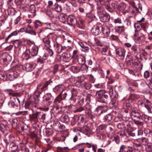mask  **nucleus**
<instances>
[{"label": "nucleus", "instance_id": "f257e3e1", "mask_svg": "<svg viewBox=\"0 0 152 152\" xmlns=\"http://www.w3.org/2000/svg\"><path fill=\"white\" fill-rule=\"evenodd\" d=\"M48 83L47 82L40 88V91H37L34 93L33 100L31 102L29 101L27 102L25 104L26 107L27 108H28L29 107H36V104L39 102L40 94L44 91V89L48 87Z\"/></svg>", "mask_w": 152, "mask_h": 152}, {"label": "nucleus", "instance_id": "f03ea898", "mask_svg": "<svg viewBox=\"0 0 152 152\" xmlns=\"http://www.w3.org/2000/svg\"><path fill=\"white\" fill-rule=\"evenodd\" d=\"M125 50L123 48H117L115 50L117 57L121 59H123L125 56Z\"/></svg>", "mask_w": 152, "mask_h": 152}, {"label": "nucleus", "instance_id": "7ed1b4c3", "mask_svg": "<svg viewBox=\"0 0 152 152\" xmlns=\"http://www.w3.org/2000/svg\"><path fill=\"white\" fill-rule=\"evenodd\" d=\"M32 110L33 112L32 114L29 115L30 118L32 122L34 124L36 123L38 121V118H39L40 115V112H35L33 111V109Z\"/></svg>", "mask_w": 152, "mask_h": 152}, {"label": "nucleus", "instance_id": "20e7f679", "mask_svg": "<svg viewBox=\"0 0 152 152\" xmlns=\"http://www.w3.org/2000/svg\"><path fill=\"white\" fill-rule=\"evenodd\" d=\"M67 20L68 24L70 25H75L77 23V18L73 15H69Z\"/></svg>", "mask_w": 152, "mask_h": 152}, {"label": "nucleus", "instance_id": "39448f33", "mask_svg": "<svg viewBox=\"0 0 152 152\" xmlns=\"http://www.w3.org/2000/svg\"><path fill=\"white\" fill-rule=\"evenodd\" d=\"M22 29H24V30L23 31H22L26 32L27 33H28L35 36H36L37 34L35 30H34L33 27L30 25H28V27H25L24 28H23Z\"/></svg>", "mask_w": 152, "mask_h": 152}, {"label": "nucleus", "instance_id": "423d86ee", "mask_svg": "<svg viewBox=\"0 0 152 152\" xmlns=\"http://www.w3.org/2000/svg\"><path fill=\"white\" fill-rule=\"evenodd\" d=\"M53 35L52 34L50 33V34L48 35L46 37L43 38V42L44 43L45 45L46 46V47H51L50 38L51 37H53Z\"/></svg>", "mask_w": 152, "mask_h": 152}, {"label": "nucleus", "instance_id": "0eeeda50", "mask_svg": "<svg viewBox=\"0 0 152 152\" xmlns=\"http://www.w3.org/2000/svg\"><path fill=\"white\" fill-rule=\"evenodd\" d=\"M18 76L19 74L17 72L13 71L7 74V78L8 80L11 81L18 77Z\"/></svg>", "mask_w": 152, "mask_h": 152}, {"label": "nucleus", "instance_id": "6e6552de", "mask_svg": "<svg viewBox=\"0 0 152 152\" xmlns=\"http://www.w3.org/2000/svg\"><path fill=\"white\" fill-rule=\"evenodd\" d=\"M105 93V91L103 90H101L97 91L96 93V96L98 101L100 102H102L103 97V95Z\"/></svg>", "mask_w": 152, "mask_h": 152}, {"label": "nucleus", "instance_id": "1a4fd4ad", "mask_svg": "<svg viewBox=\"0 0 152 152\" xmlns=\"http://www.w3.org/2000/svg\"><path fill=\"white\" fill-rule=\"evenodd\" d=\"M34 65L32 63H27L23 67V69L27 72H30L32 71L34 68Z\"/></svg>", "mask_w": 152, "mask_h": 152}, {"label": "nucleus", "instance_id": "9d476101", "mask_svg": "<svg viewBox=\"0 0 152 152\" xmlns=\"http://www.w3.org/2000/svg\"><path fill=\"white\" fill-rule=\"evenodd\" d=\"M101 31L103 33L104 37L107 38L109 37L110 33V28L107 27L106 26L101 27Z\"/></svg>", "mask_w": 152, "mask_h": 152}, {"label": "nucleus", "instance_id": "9b49d317", "mask_svg": "<svg viewBox=\"0 0 152 152\" xmlns=\"http://www.w3.org/2000/svg\"><path fill=\"white\" fill-rule=\"evenodd\" d=\"M97 13L99 17L105 13L104 8L101 5L97 4L96 6Z\"/></svg>", "mask_w": 152, "mask_h": 152}, {"label": "nucleus", "instance_id": "f8f14e48", "mask_svg": "<svg viewBox=\"0 0 152 152\" xmlns=\"http://www.w3.org/2000/svg\"><path fill=\"white\" fill-rule=\"evenodd\" d=\"M19 32L18 31H14L12 32L11 34L9 35L5 39V42L2 43L1 45V47L4 44L8 43V42L9 40L12 37L14 36H15L18 35V33Z\"/></svg>", "mask_w": 152, "mask_h": 152}, {"label": "nucleus", "instance_id": "ddd939ff", "mask_svg": "<svg viewBox=\"0 0 152 152\" xmlns=\"http://www.w3.org/2000/svg\"><path fill=\"white\" fill-rule=\"evenodd\" d=\"M135 37H137V39L139 41H141L143 40L145 37V34L142 32V30L138 31L137 34H134Z\"/></svg>", "mask_w": 152, "mask_h": 152}, {"label": "nucleus", "instance_id": "4468645a", "mask_svg": "<svg viewBox=\"0 0 152 152\" xmlns=\"http://www.w3.org/2000/svg\"><path fill=\"white\" fill-rule=\"evenodd\" d=\"M60 58L61 60L66 62H69L71 59L69 55L66 53L62 54L60 57Z\"/></svg>", "mask_w": 152, "mask_h": 152}, {"label": "nucleus", "instance_id": "2eb2a0df", "mask_svg": "<svg viewBox=\"0 0 152 152\" xmlns=\"http://www.w3.org/2000/svg\"><path fill=\"white\" fill-rule=\"evenodd\" d=\"M101 20L103 22H106L110 20V16L108 14L105 13L99 17Z\"/></svg>", "mask_w": 152, "mask_h": 152}, {"label": "nucleus", "instance_id": "dca6fc26", "mask_svg": "<svg viewBox=\"0 0 152 152\" xmlns=\"http://www.w3.org/2000/svg\"><path fill=\"white\" fill-rule=\"evenodd\" d=\"M115 31L118 34H121L125 32V26L124 25L117 26L115 27Z\"/></svg>", "mask_w": 152, "mask_h": 152}, {"label": "nucleus", "instance_id": "f3484780", "mask_svg": "<svg viewBox=\"0 0 152 152\" xmlns=\"http://www.w3.org/2000/svg\"><path fill=\"white\" fill-rule=\"evenodd\" d=\"M99 28L97 25H94L91 30L92 33L94 35H98L99 33Z\"/></svg>", "mask_w": 152, "mask_h": 152}, {"label": "nucleus", "instance_id": "a211bd4d", "mask_svg": "<svg viewBox=\"0 0 152 152\" xmlns=\"http://www.w3.org/2000/svg\"><path fill=\"white\" fill-rule=\"evenodd\" d=\"M16 99L17 100V101H18L19 104H20V101L19 99L17 98H16ZM16 102V101H15V102H13L12 101H11L8 103V104L9 107L11 108H16L18 107V104H16L15 102Z\"/></svg>", "mask_w": 152, "mask_h": 152}, {"label": "nucleus", "instance_id": "6ab92c4d", "mask_svg": "<svg viewBox=\"0 0 152 152\" xmlns=\"http://www.w3.org/2000/svg\"><path fill=\"white\" fill-rule=\"evenodd\" d=\"M30 51L28 49H26L23 55V59L28 60L30 58L31 56H30Z\"/></svg>", "mask_w": 152, "mask_h": 152}, {"label": "nucleus", "instance_id": "aec40b11", "mask_svg": "<svg viewBox=\"0 0 152 152\" xmlns=\"http://www.w3.org/2000/svg\"><path fill=\"white\" fill-rule=\"evenodd\" d=\"M30 50L31 55L33 56L37 55L38 54V48L37 46H33Z\"/></svg>", "mask_w": 152, "mask_h": 152}, {"label": "nucleus", "instance_id": "412c9836", "mask_svg": "<svg viewBox=\"0 0 152 152\" xmlns=\"http://www.w3.org/2000/svg\"><path fill=\"white\" fill-rule=\"evenodd\" d=\"M18 148L15 143L13 142L11 143L10 145V150L12 152H15L17 151Z\"/></svg>", "mask_w": 152, "mask_h": 152}, {"label": "nucleus", "instance_id": "4be33fe9", "mask_svg": "<svg viewBox=\"0 0 152 152\" xmlns=\"http://www.w3.org/2000/svg\"><path fill=\"white\" fill-rule=\"evenodd\" d=\"M131 115L132 118H135L137 119H140L141 116L140 115L139 112L135 110H132L131 113Z\"/></svg>", "mask_w": 152, "mask_h": 152}, {"label": "nucleus", "instance_id": "5701e85b", "mask_svg": "<svg viewBox=\"0 0 152 152\" xmlns=\"http://www.w3.org/2000/svg\"><path fill=\"white\" fill-rule=\"evenodd\" d=\"M131 51L132 53L135 56H137L139 53L137 45H134L132 46L131 48Z\"/></svg>", "mask_w": 152, "mask_h": 152}, {"label": "nucleus", "instance_id": "b1692460", "mask_svg": "<svg viewBox=\"0 0 152 152\" xmlns=\"http://www.w3.org/2000/svg\"><path fill=\"white\" fill-rule=\"evenodd\" d=\"M78 130L86 135L90 132L89 129L86 126L83 127L80 129H78Z\"/></svg>", "mask_w": 152, "mask_h": 152}, {"label": "nucleus", "instance_id": "393cba45", "mask_svg": "<svg viewBox=\"0 0 152 152\" xmlns=\"http://www.w3.org/2000/svg\"><path fill=\"white\" fill-rule=\"evenodd\" d=\"M53 9L57 12H61L62 10V8L61 5L57 3H56L54 5L53 7Z\"/></svg>", "mask_w": 152, "mask_h": 152}, {"label": "nucleus", "instance_id": "a878e982", "mask_svg": "<svg viewBox=\"0 0 152 152\" xmlns=\"http://www.w3.org/2000/svg\"><path fill=\"white\" fill-rule=\"evenodd\" d=\"M61 121L64 123H67L69 121V118L67 115H62L60 118Z\"/></svg>", "mask_w": 152, "mask_h": 152}, {"label": "nucleus", "instance_id": "bb28decb", "mask_svg": "<svg viewBox=\"0 0 152 152\" xmlns=\"http://www.w3.org/2000/svg\"><path fill=\"white\" fill-rule=\"evenodd\" d=\"M126 5L124 3H121L118 5H116L115 8H117L119 10L121 11H123L124 10L126 7Z\"/></svg>", "mask_w": 152, "mask_h": 152}, {"label": "nucleus", "instance_id": "cd10ccee", "mask_svg": "<svg viewBox=\"0 0 152 152\" xmlns=\"http://www.w3.org/2000/svg\"><path fill=\"white\" fill-rule=\"evenodd\" d=\"M110 102V98L108 96L104 93L103 95V97L101 103L108 104Z\"/></svg>", "mask_w": 152, "mask_h": 152}, {"label": "nucleus", "instance_id": "c85d7f7f", "mask_svg": "<svg viewBox=\"0 0 152 152\" xmlns=\"http://www.w3.org/2000/svg\"><path fill=\"white\" fill-rule=\"evenodd\" d=\"M113 86H110L109 88H108L109 90V94L110 97L112 99L115 98L116 96L115 94L113 92Z\"/></svg>", "mask_w": 152, "mask_h": 152}, {"label": "nucleus", "instance_id": "c756f323", "mask_svg": "<svg viewBox=\"0 0 152 152\" xmlns=\"http://www.w3.org/2000/svg\"><path fill=\"white\" fill-rule=\"evenodd\" d=\"M29 11L32 13V15L33 17H34L36 15V7L34 4H31L30 6Z\"/></svg>", "mask_w": 152, "mask_h": 152}, {"label": "nucleus", "instance_id": "7c9ffc66", "mask_svg": "<svg viewBox=\"0 0 152 152\" xmlns=\"http://www.w3.org/2000/svg\"><path fill=\"white\" fill-rule=\"evenodd\" d=\"M8 129L9 128L7 125H5L2 123H1L0 124V130L2 133H5V131Z\"/></svg>", "mask_w": 152, "mask_h": 152}, {"label": "nucleus", "instance_id": "2f4dec72", "mask_svg": "<svg viewBox=\"0 0 152 152\" xmlns=\"http://www.w3.org/2000/svg\"><path fill=\"white\" fill-rule=\"evenodd\" d=\"M62 100V98L61 93L59 94L57 97L55 99L54 101V103H55V105H56V104H59L61 102V101Z\"/></svg>", "mask_w": 152, "mask_h": 152}, {"label": "nucleus", "instance_id": "473e14b6", "mask_svg": "<svg viewBox=\"0 0 152 152\" xmlns=\"http://www.w3.org/2000/svg\"><path fill=\"white\" fill-rule=\"evenodd\" d=\"M70 69L74 73H77L80 71V68L77 66H73L71 67Z\"/></svg>", "mask_w": 152, "mask_h": 152}, {"label": "nucleus", "instance_id": "72a5a7b5", "mask_svg": "<svg viewBox=\"0 0 152 152\" xmlns=\"http://www.w3.org/2000/svg\"><path fill=\"white\" fill-rule=\"evenodd\" d=\"M78 62L81 64H84L86 62V60L85 57L82 56H80L78 58Z\"/></svg>", "mask_w": 152, "mask_h": 152}, {"label": "nucleus", "instance_id": "f704fd0d", "mask_svg": "<svg viewBox=\"0 0 152 152\" xmlns=\"http://www.w3.org/2000/svg\"><path fill=\"white\" fill-rule=\"evenodd\" d=\"M21 129L22 131L28 134V131H29L30 128L28 125L25 124L21 127Z\"/></svg>", "mask_w": 152, "mask_h": 152}, {"label": "nucleus", "instance_id": "c9c22d12", "mask_svg": "<svg viewBox=\"0 0 152 152\" xmlns=\"http://www.w3.org/2000/svg\"><path fill=\"white\" fill-rule=\"evenodd\" d=\"M22 43V42L19 40H16L14 41L13 44L15 48H18L21 46Z\"/></svg>", "mask_w": 152, "mask_h": 152}, {"label": "nucleus", "instance_id": "e433bc0d", "mask_svg": "<svg viewBox=\"0 0 152 152\" xmlns=\"http://www.w3.org/2000/svg\"><path fill=\"white\" fill-rule=\"evenodd\" d=\"M53 107L52 108L51 110H53L56 113H59V111H58V110L59 109V105L58 104H56V105L55 104V103H54L53 105Z\"/></svg>", "mask_w": 152, "mask_h": 152}, {"label": "nucleus", "instance_id": "4c0bfd02", "mask_svg": "<svg viewBox=\"0 0 152 152\" xmlns=\"http://www.w3.org/2000/svg\"><path fill=\"white\" fill-rule=\"evenodd\" d=\"M46 114H41L40 112V115L39 118L41 122H44L46 119Z\"/></svg>", "mask_w": 152, "mask_h": 152}, {"label": "nucleus", "instance_id": "58836bf2", "mask_svg": "<svg viewBox=\"0 0 152 152\" xmlns=\"http://www.w3.org/2000/svg\"><path fill=\"white\" fill-rule=\"evenodd\" d=\"M105 128V125H102L99 126L96 129L97 132L99 133L101 131L104 129Z\"/></svg>", "mask_w": 152, "mask_h": 152}, {"label": "nucleus", "instance_id": "ea45409f", "mask_svg": "<svg viewBox=\"0 0 152 152\" xmlns=\"http://www.w3.org/2000/svg\"><path fill=\"white\" fill-rule=\"evenodd\" d=\"M84 87L86 89H89L91 87V85L89 83L85 82L83 84V87Z\"/></svg>", "mask_w": 152, "mask_h": 152}, {"label": "nucleus", "instance_id": "a19ab883", "mask_svg": "<svg viewBox=\"0 0 152 152\" xmlns=\"http://www.w3.org/2000/svg\"><path fill=\"white\" fill-rule=\"evenodd\" d=\"M60 21L63 23H64L66 20V15H61L59 18Z\"/></svg>", "mask_w": 152, "mask_h": 152}, {"label": "nucleus", "instance_id": "79ce46f5", "mask_svg": "<svg viewBox=\"0 0 152 152\" xmlns=\"http://www.w3.org/2000/svg\"><path fill=\"white\" fill-rule=\"evenodd\" d=\"M134 27L136 30L138 31H139L140 30L141 28V23H136L134 25Z\"/></svg>", "mask_w": 152, "mask_h": 152}, {"label": "nucleus", "instance_id": "37998d69", "mask_svg": "<svg viewBox=\"0 0 152 152\" xmlns=\"http://www.w3.org/2000/svg\"><path fill=\"white\" fill-rule=\"evenodd\" d=\"M112 115L109 114L107 115L105 117L104 119L106 121H111L112 119Z\"/></svg>", "mask_w": 152, "mask_h": 152}, {"label": "nucleus", "instance_id": "c03bdc74", "mask_svg": "<svg viewBox=\"0 0 152 152\" xmlns=\"http://www.w3.org/2000/svg\"><path fill=\"white\" fill-rule=\"evenodd\" d=\"M0 79H2L4 81L8 80V79L7 78V75H5L4 74H0Z\"/></svg>", "mask_w": 152, "mask_h": 152}, {"label": "nucleus", "instance_id": "a18cd8bd", "mask_svg": "<svg viewBox=\"0 0 152 152\" xmlns=\"http://www.w3.org/2000/svg\"><path fill=\"white\" fill-rule=\"evenodd\" d=\"M104 5L106 9L109 11H112V9L110 7V5L108 2L105 3Z\"/></svg>", "mask_w": 152, "mask_h": 152}, {"label": "nucleus", "instance_id": "49530a36", "mask_svg": "<svg viewBox=\"0 0 152 152\" xmlns=\"http://www.w3.org/2000/svg\"><path fill=\"white\" fill-rule=\"evenodd\" d=\"M78 24L79 25L80 27L83 28V27L84 21L82 19H79V21L78 22Z\"/></svg>", "mask_w": 152, "mask_h": 152}, {"label": "nucleus", "instance_id": "de8ad7c7", "mask_svg": "<svg viewBox=\"0 0 152 152\" xmlns=\"http://www.w3.org/2000/svg\"><path fill=\"white\" fill-rule=\"evenodd\" d=\"M50 47H47L46 48V49L47 50L48 53V56H52L53 54V51L50 49Z\"/></svg>", "mask_w": 152, "mask_h": 152}, {"label": "nucleus", "instance_id": "09e8293b", "mask_svg": "<svg viewBox=\"0 0 152 152\" xmlns=\"http://www.w3.org/2000/svg\"><path fill=\"white\" fill-rule=\"evenodd\" d=\"M82 81L79 80L77 81L75 83L76 86L78 88H83V84H82Z\"/></svg>", "mask_w": 152, "mask_h": 152}, {"label": "nucleus", "instance_id": "8fccbe9b", "mask_svg": "<svg viewBox=\"0 0 152 152\" xmlns=\"http://www.w3.org/2000/svg\"><path fill=\"white\" fill-rule=\"evenodd\" d=\"M113 22L115 24H120L122 23L121 19L119 18L114 19Z\"/></svg>", "mask_w": 152, "mask_h": 152}, {"label": "nucleus", "instance_id": "3c124183", "mask_svg": "<svg viewBox=\"0 0 152 152\" xmlns=\"http://www.w3.org/2000/svg\"><path fill=\"white\" fill-rule=\"evenodd\" d=\"M141 140L142 144L143 145H146L148 143V140L145 137H142V138Z\"/></svg>", "mask_w": 152, "mask_h": 152}, {"label": "nucleus", "instance_id": "603ef678", "mask_svg": "<svg viewBox=\"0 0 152 152\" xmlns=\"http://www.w3.org/2000/svg\"><path fill=\"white\" fill-rule=\"evenodd\" d=\"M81 66L80 68V70L82 71H87L88 69V66L84 64H81Z\"/></svg>", "mask_w": 152, "mask_h": 152}, {"label": "nucleus", "instance_id": "864d4df0", "mask_svg": "<svg viewBox=\"0 0 152 152\" xmlns=\"http://www.w3.org/2000/svg\"><path fill=\"white\" fill-rule=\"evenodd\" d=\"M57 51L58 53H60L61 51V45L57 44L56 45Z\"/></svg>", "mask_w": 152, "mask_h": 152}, {"label": "nucleus", "instance_id": "5fc2aeb1", "mask_svg": "<svg viewBox=\"0 0 152 152\" xmlns=\"http://www.w3.org/2000/svg\"><path fill=\"white\" fill-rule=\"evenodd\" d=\"M118 36L114 34L112 35L110 38V39L113 40H118Z\"/></svg>", "mask_w": 152, "mask_h": 152}, {"label": "nucleus", "instance_id": "6e6d98bb", "mask_svg": "<svg viewBox=\"0 0 152 152\" xmlns=\"http://www.w3.org/2000/svg\"><path fill=\"white\" fill-rule=\"evenodd\" d=\"M71 91L72 93V96L76 95L77 94V90L74 86L72 88Z\"/></svg>", "mask_w": 152, "mask_h": 152}, {"label": "nucleus", "instance_id": "4d7b16f0", "mask_svg": "<svg viewBox=\"0 0 152 152\" xmlns=\"http://www.w3.org/2000/svg\"><path fill=\"white\" fill-rule=\"evenodd\" d=\"M63 85L62 84L56 86L55 88L56 89L58 90V91H63Z\"/></svg>", "mask_w": 152, "mask_h": 152}, {"label": "nucleus", "instance_id": "13d9d810", "mask_svg": "<svg viewBox=\"0 0 152 152\" xmlns=\"http://www.w3.org/2000/svg\"><path fill=\"white\" fill-rule=\"evenodd\" d=\"M94 40L96 45L100 46H102V45L98 39L96 38H94Z\"/></svg>", "mask_w": 152, "mask_h": 152}, {"label": "nucleus", "instance_id": "bf43d9fd", "mask_svg": "<svg viewBox=\"0 0 152 152\" xmlns=\"http://www.w3.org/2000/svg\"><path fill=\"white\" fill-rule=\"evenodd\" d=\"M113 140L116 143L118 144L120 142L119 138L118 137H114L113 139Z\"/></svg>", "mask_w": 152, "mask_h": 152}, {"label": "nucleus", "instance_id": "052dcab7", "mask_svg": "<svg viewBox=\"0 0 152 152\" xmlns=\"http://www.w3.org/2000/svg\"><path fill=\"white\" fill-rule=\"evenodd\" d=\"M147 23H141V27L143 29V31H146L145 28L147 27Z\"/></svg>", "mask_w": 152, "mask_h": 152}, {"label": "nucleus", "instance_id": "680f3d73", "mask_svg": "<svg viewBox=\"0 0 152 152\" xmlns=\"http://www.w3.org/2000/svg\"><path fill=\"white\" fill-rule=\"evenodd\" d=\"M126 147L125 145H122L120 147L119 151L120 152H123L124 151L125 152V151H126Z\"/></svg>", "mask_w": 152, "mask_h": 152}, {"label": "nucleus", "instance_id": "e2e57ef3", "mask_svg": "<svg viewBox=\"0 0 152 152\" xmlns=\"http://www.w3.org/2000/svg\"><path fill=\"white\" fill-rule=\"evenodd\" d=\"M109 105L110 106H111V105H112V107H113V106H116L117 104V103L115 100L112 101L110 102H109Z\"/></svg>", "mask_w": 152, "mask_h": 152}, {"label": "nucleus", "instance_id": "0e129e2a", "mask_svg": "<svg viewBox=\"0 0 152 152\" xmlns=\"http://www.w3.org/2000/svg\"><path fill=\"white\" fill-rule=\"evenodd\" d=\"M117 127L119 129H122L124 128V126L123 123H119L117 125Z\"/></svg>", "mask_w": 152, "mask_h": 152}, {"label": "nucleus", "instance_id": "69168bd1", "mask_svg": "<svg viewBox=\"0 0 152 152\" xmlns=\"http://www.w3.org/2000/svg\"><path fill=\"white\" fill-rule=\"evenodd\" d=\"M146 149L147 151L152 152V145H148L146 147Z\"/></svg>", "mask_w": 152, "mask_h": 152}, {"label": "nucleus", "instance_id": "338daca9", "mask_svg": "<svg viewBox=\"0 0 152 152\" xmlns=\"http://www.w3.org/2000/svg\"><path fill=\"white\" fill-rule=\"evenodd\" d=\"M135 123L137 125L140 126H142L143 125V123L142 122L138 120H136L135 119L134 120Z\"/></svg>", "mask_w": 152, "mask_h": 152}, {"label": "nucleus", "instance_id": "774afa93", "mask_svg": "<svg viewBox=\"0 0 152 152\" xmlns=\"http://www.w3.org/2000/svg\"><path fill=\"white\" fill-rule=\"evenodd\" d=\"M125 152H135V150L134 148L131 147L129 148V149L126 150Z\"/></svg>", "mask_w": 152, "mask_h": 152}]
</instances>
